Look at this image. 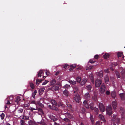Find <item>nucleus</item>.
Wrapping results in <instances>:
<instances>
[{
  "mask_svg": "<svg viewBox=\"0 0 125 125\" xmlns=\"http://www.w3.org/2000/svg\"><path fill=\"white\" fill-rule=\"evenodd\" d=\"M23 111V109L21 108L20 109H17V111L15 113V115L17 117H21L22 116Z\"/></svg>",
  "mask_w": 125,
  "mask_h": 125,
  "instance_id": "1",
  "label": "nucleus"
},
{
  "mask_svg": "<svg viewBox=\"0 0 125 125\" xmlns=\"http://www.w3.org/2000/svg\"><path fill=\"white\" fill-rule=\"evenodd\" d=\"M37 104L38 105L40 103V100L38 101L37 102Z\"/></svg>",
  "mask_w": 125,
  "mask_h": 125,
  "instance_id": "63",
  "label": "nucleus"
},
{
  "mask_svg": "<svg viewBox=\"0 0 125 125\" xmlns=\"http://www.w3.org/2000/svg\"><path fill=\"white\" fill-rule=\"evenodd\" d=\"M70 87V85H68V84H66L64 86V88H66L67 89L69 87Z\"/></svg>",
  "mask_w": 125,
  "mask_h": 125,
  "instance_id": "56",
  "label": "nucleus"
},
{
  "mask_svg": "<svg viewBox=\"0 0 125 125\" xmlns=\"http://www.w3.org/2000/svg\"><path fill=\"white\" fill-rule=\"evenodd\" d=\"M38 105L41 107L42 108H43L44 107L43 104L42 103H40Z\"/></svg>",
  "mask_w": 125,
  "mask_h": 125,
  "instance_id": "54",
  "label": "nucleus"
},
{
  "mask_svg": "<svg viewBox=\"0 0 125 125\" xmlns=\"http://www.w3.org/2000/svg\"><path fill=\"white\" fill-rule=\"evenodd\" d=\"M46 72H45L46 75H49L50 74V73L49 71L48 70H46Z\"/></svg>",
  "mask_w": 125,
  "mask_h": 125,
  "instance_id": "51",
  "label": "nucleus"
},
{
  "mask_svg": "<svg viewBox=\"0 0 125 125\" xmlns=\"http://www.w3.org/2000/svg\"><path fill=\"white\" fill-rule=\"evenodd\" d=\"M50 83L51 85L55 84L56 83V81L54 79L53 80L51 81Z\"/></svg>",
  "mask_w": 125,
  "mask_h": 125,
  "instance_id": "33",
  "label": "nucleus"
},
{
  "mask_svg": "<svg viewBox=\"0 0 125 125\" xmlns=\"http://www.w3.org/2000/svg\"><path fill=\"white\" fill-rule=\"evenodd\" d=\"M99 56L98 55H95L94 57V58L97 59H98Z\"/></svg>",
  "mask_w": 125,
  "mask_h": 125,
  "instance_id": "55",
  "label": "nucleus"
},
{
  "mask_svg": "<svg viewBox=\"0 0 125 125\" xmlns=\"http://www.w3.org/2000/svg\"><path fill=\"white\" fill-rule=\"evenodd\" d=\"M0 116L1 117V119L3 120L4 119V116H5V114H4L2 113L0 115Z\"/></svg>",
  "mask_w": 125,
  "mask_h": 125,
  "instance_id": "40",
  "label": "nucleus"
},
{
  "mask_svg": "<svg viewBox=\"0 0 125 125\" xmlns=\"http://www.w3.org/2000/svg\"><path fill=\"white\" fill-rule=\"evenodd\" d=\"M21 125H25L24 121L23 120H21L20 121Z\"/></svg>",
  "mask_w": 125,
  "mask_h": 125,
  "instance_id": "47",
  "label": "nucleus"
},
{
  "mask_svg": "<svg viewBox=\"0 0 125 125\" xmlns=\"http://www.w3.org/2000/svg\"><path fill=\"white\" fill-rule=\"evenodd\" d=\"M89 77L90 79L91 80V81L92 82V83L93 84H94V79L93 78V75L92 74H90V75Z\"/></svg>",
  "mask_w": 125,
  "mask_h": 125,
  "instance_id": "25",
  "label": "nucleus"
},
{
  "mask_svg": "<svg viewBox=\"0 0 125 125\" xmlns=\"http://www.w3.org/2000/svg\"><path fill=\"white\" fill-rule=\"evenodd\" d=\"M111 95L113 98H115L116 96V93L115 91H113L111 93Z\"/></svg>",
  "mask_w": 125,
  "mask_h": 125,
  "instance_id": "19",
  "label": "nucleus"
},
{
  "mask_svg": "<svg viewBox=\"0 0 125 125\" xmlns=\"http://www.w3.org/2000/svg\"><path fill=\"white\" fill-rule=\"evenodd\" d=\"M87 81L86 78H84L83 79L81 82V84L82 85H84L86 83Z\"/></svg>",
  "mask_w": 125,
  "mask_h": 125,
  "instance_id": "13",
  "label": "nucleus"
},
{
  "mask_svg": "<svg viewBox=\"0 0 125 125\" xmlns=\"http://www.w3.org/2000/svg\"><path fill=\"white\" fill-rule=\"evenodd\" d=\"M37 110L39 112V114L41 115L44 114V112L43 110L41 108L37 107Z\"/></svg>",
  "mask_w": 125,
  "mask_h": 125,
  "instance_id": "11",
  "label": "nucleus"
},
{
  "mask_svg": "<svg viewBox=\"0 0 125 125\" xmlns=\"http://www.w3.org/2000/svg\"><path fill=\"white\" fill-rule=\"evenodd\" d=\"M47 116L52 121L55 122L58 120V119L56 118L55 116H54L52 114H48Z\"/></svg>",
  "mask_w": 125,
  "mask_h": 125,
  "instance_id": "3",
  "label": "nucleus"
},
{
  "mask_svg": "<svg viewBox=\"0 0 125 125\" xmlns=\"http://www.w3.org/2000/svg\"><path fill=\"white\" fill-rule=\"evenodd\" d=\"M110 94V92H109V91H107L106 92V94L107 95H109Z\"/></svg>",
  "mask_w": 125,
  "mask_h": 125,
  "instance_id": "60",
  "label": "nucleus"
},
{
  "mask_svg": "<svg viewBox=\"0 0 125 125\" xmlns=\"http://www.w3.org/2000/svg\"><path fill=\"white\" fill-rule=\"evenodd\" d=\"M21 117L22 119H23L26 120H28L29 119V117L27 116L23 115L21 116Z\"/></svg>",
  "mask_w": 125,
  "mask_h": 125,
  "instance_id": "18",
  "label": "nucleus"
},
{
  "mask_svg": "<svg viewBox=\"0 0 125 125\" xmlns=\"http://www.w3.org/2000/svg\"><path fill=\"white\" fill-rule=\"evenodd\" d=\"M119 95L122 99H124V96L123 94L120 93L119 94Z\"/></svg>",
  "mask_w": 125,
  "mask_h": 125,
  "instance_id": "44",
  "label": "nucleus"
},
{
  "mask_svg": "<svg viewBox=\"0 0 125 125\" xmlns=\"http://www.w3.org/2000/svg\"><path fill=\"white\" fill-rule=\"evenodd\" d=\"M105 86L104 85H102L100 89L101 93L103 94L105 91Z\"/></svg>",
  "mask_w": 125,
  "mask_h": 125,
  "instance_id": "6",
  "label": "nucleus"
},
{
  "mask_svg": "<svg viewBox=\"0 0 125 125\" xmlns=\"http://www.w3.org/2000/svg\"><path fill=\"white\" fill-rule=\"evenodd\" d=\"M125 111L124 109L122 108L121 107L120 108V113H121V115H122L123 113L125 112Z\"/></svg>",
  "mask_w": 125,
  "mask_h": 125,
  "instance_id": "26",
  "label": "nucleus"
},
{
  "mask_svg": "<svg viewBox=\"0 0 125 125\" xmlns=\"http://www.w3.org/2000/svg\"><path fill=\"white\" fill-rule=\"evenodd\" d=\"M51 109L55 111L58 113L60 112L59 110L57 108L54 106H52V107Z\"/></svg>",
  "mask_w": 125,
  "mask_h": 125,
  "instance_id": "16",
  "label": "nucleus"
},
{
  "mask_svg": "<svg viewBox=\"0 0 125 125\" xmlns=\"http://www.w3.org/2000/svg\"><path fill=\"white\" fill-rule=\"evenodd\" d=\"M92 88V87L90 85L87 86L86 87V89L89 91H91Z\"/></svg>",
  "mask_w": 125,
  "mask_h": 125,
  "instance_id": "29",
  "label": "nucleus"
},
{
  "mask_svg": "<svg viewBox=\"0 0 125 125\" xmlns=\"http://www.w3.org/2000/svg\"><path fill=\"white\" fill-rule=\"evenodd\" d=\"M52 88L55 91H56L59 89V87L58 86L53 85L52 86Z\"/></svg>",
  "mask_w": 125,
  "mask_h": 125,
  "instance_id": "30",
  "label": "nucleus"
},
{
  "mask_svg": "<svg viewBox=\"0 0 125 125\" xmlns=\"http://www.w3.org/2000/svg\"><path fill=\"white\" fill-rule=\"evenodd\" d=\"M32 122V121L31 120H30L28 122L29 124V125H31V123Z\"/></svg>",
  "mask_w": 125,
  "mask_h": 125,
  "instance_id": "62",
  "label": "nucleus"
},
{
  "mask_svg": "<svg viewBox=\"0 0 125 125\" xmlns=\"http://www.w3.org/2000/svg\"><path fill=\"white\" fill-rule=\"evenodd\" d=\"M99 107L100 110L102 112H103L105 110V107L103 104L101 103L99 104Z\"/></svg>",
  "mask_w": 125,
  "mask_h": 125,
  "instance_id": "7",
  "label": "nucleus"
},
{
  "mask_svg": "<svg viewBox=\"0 0 125 125\" xmlns=\"http://www.w3.org/2000/svg\"><path fill=\"white\" fill-rule=\"evenodd\" d=\"M76 80L77 82L79 83L81 80V77H77L76 78Z\"/></svg>",
  "mask_w": 125,
  "mask_h": 125,
  "instance_id": "46",
  "label": "nucleus"
},
{
  "mask_svg": "<svg viewBox=\"0 0 125 125\" xmlns=\"http://www.w3.org/2000/svg\"><path fill=\"white\" fill-rule=\"evenodd\" d=\"M90 119L91 121V122L92 124H94V118L93 117L92 115H91L90 114Z\"/></svg>",
  "mask_w": 125,
  "mask_h": 125,
  "instance_id": "23",
  "label": "nucleus"
},
{
  "mask_svg": "<svg viewBox=\"0 0 125 125\" xmlns=\"http://www.w3.org/2000/svg\"><path fill=\"white\" fill-rule=\"evenodd\" d=\"M20 100V97L19 96H18L17 97L15 100V102L18 104Z\"/></svg>",
  "mask_w": 125,
  "mask_h": 125,
  "instance_id": "31",
  "label": "nucleus"
},
{
  "mask_svg": "<svg viewBox=\"0 0 125 125\" xmlns=\"http://www.w3.org/2000/svg\"><path fill=\"white\" fill-rule=\"evenodd\" d=\"M112 105L113 109H115L117 107V102L116 101H113L112 102Z\"/></svg>",
  "mask_w": 125,
  "mask_h": 125,
  "instance_id": "10",
  "label": "nucleus"
},
{
  "mask_svg": "<svg viewBox=\"0 0 125 125\" xmlns=\"http://www.w3.org/2000/svg\"><path fill=\"white\" fill-rule=\"evenodd\" d=\"M89 106L90 107L91 109L92 110H93L94 108V103L93 102H91Z\"/></svg>",
  "mask_w": 125,
  "mask_h": 125,
  "instance_id": "27",
  "label": "nucleus"
},
{
  "mask_svg": "<svg viewBox=\"0 0 125 125\" xmlns=\"http://www.w3.org/2000/svg\"><path fill=\"white\" fill-rule=\"evenodd\" d=\"M66 105L68 110L70 112L72 111L73 110V109L72 108V105L69 104V103H67Z\"/></svg>",
  "mask_w": 125,
  "mask_h": 125,
  "instance_id": "8",
  "label": "nucleus"
},
{
  "mask_svg": "<svg viewBox=\"0 0 125 125\" xmlns=\"http://www.w3.org/2000/svg\"><path fill=\"white\" fill-rule=\"evenodd\" d=\"M59 106L60 107H62V109L64 108L65 106L63 103H60L59 104Z\"/></svg>",
  "mask_w": 125,
  "mask_h": 125,
  "instance_id": "38",
  "label": "nucleus"
},
{
  "mask_svg": "<svg viewBox=\"0 0 125 125\" xmlns=\"http://www.w3.org/2000/svg\"><path fill=\"white\" fill-rule=\"evenodd\" d=\"M98 75L99 76V77H102L103 75L102 72H99L98 74Z\"/></svg>",
  "mask_w": 125,
  "mask_h": 125,
  "instance_id": "45",
  "label": "nucleus"
},
{
  "mask_svg": "<svg viewBox=\"0 0 125 125\" xmlns=\"http://www.w3.org/2000/svg\"><path fill=\"white\" fill-rule=\"evenodd\" d=\"M51 103H52L53 104L56 106H57V103L55 100L53 99H52L51 100Z\"/></svg>",
  "mask_w": 125,
  "mask_h": 125,
  "instance_id": "17",
  "label": "nucleus"
},
{
  "mask_svg": "<svg viewBox=\"0 0 125 125\" xmlns=\"http://www.w3.org/2000/svg\"><path fill=\"white\" fill-rule=\"evenodd\" d=\"M49 82V81L47 80H45V81L43 83L42 85H45L47 84Z\"/></svg>",
  "mask_w": 125,
  "mask_h": 125,
  "instance_id": "52",
  "label": "nucleus"
},
{
  "mask_svg": "<svg viewBox=\"0 0 125 125\" xmlns=\"http://www.w3.org/2000/svg\"><path fill=\"white\" fill-rule=\"evenodd\" d=\"M95 62V61H93L92 59H90L89 60V62H90L91 63H94Z\"/></svg>",
  "mask_w": 125,
  "mask_h": 125,
  "instance_id": "49",
  "label": "nucleus"
},
{
  "mask_svg": "<svg viewBox=\"0 0 125 125\" xmlns=\"http://www.w3.org/2000/svg\"><path fill=\"white\" fill-rule=\"evenodd\" d=\"M83 103L85 107L87 108H88L89 105H88L87 101L86 100H85L83 102Z\"/></svg>",
  "mask_w": 125,
  "mask_h": 125,
  "instance_id": "24",
  "label": "nucleus"
},
{
  "mask_svg": "<svg viewBox=\"0 0 125 125\" xmlns=\"http://www.w3.org/2000/svg\"><path fill=\"white\" fill-rule=\"evenodd\" d=\"M99 118L101 119V121H102V122H105L106 121L104 117L103 116V115H101L100 114L99 115Z\"/></svg>",
  "mask_w": 125,
  "mask_h": 125,
  "instance_id": "12",
  "label": "nucleus"
},
{
  "mask_svg": "<svg viewBox=\"0 0 125 125\" xmlns=\"http://www.w3.org/2000/svg\"><path fill=\"white\" fill-rule=\"evenodd\" d=\"M5 102L6 104H11L10 103V102L8 100H6Z\"/></svg>",
  "mask_w": 125,
  "mask_h": 125,
  "instance_id": "50",
  "label": "nucleus"
},
{
  "mask_svg": "<svg viewBox=\"0 0 125 125\" xmlns=\"http://www.w3.org/2000/svg\"><path fill=\"white\" fill-rule=\"evenodd\" d=\"M68 82L71 84L73 85H74L76 83V81L74 80L72 81L71 80L69 79Z\"/></svg>",
  "mask_w": 125,
  "mask_h": 125,
  "instance_id": "22",
  "label": "nucleus"
},
{
  "mask_svg": "<svg viewBox=\"0 0 125 125\" xmlns=\"http://www.w3.org/2000/svg\"><path fill=\"white\" fill-rule=\"evenodd\" d=\"M76 66V65L75 64H73L71 65L70 66V68L69 69V70L70 71L72 70L74 68H75Z\"/></svg>",
  "mask_w": 125,
  "mask_h": 125,
  "instance_id": "21",
  "label": "nucleus"
},
{
  "mask_svg": "<svg viewBox=\"0 0 125 125\" xmlns=\"http://www.w3.org/2000/svg\"><path fill=\"white\" fill-rule=\"evenodd\" d=\"M30 110L31 111H32L34 110H37V107H36V108L35 109V108H31V109Z\"/></svg>",
  "mask_w": 125,
  "mask_h": 125,
  "instance_id": "61",
  "label": "nucleus"
},
{
  "mask_svg": "<svg viewBox=\"0 0 125 125\" xmlns=\"http://www.w3.org/2000/svg\"><path fill=\"white\" fill-rule=\"evenodd\" d=\"M43 80H44L43 79H37L36 82V84L37 85H39V84Z\"/></svg>",
  "mask_w": 125,
  "mask_h": 125,
  "instance_id": "15",
  "label": "nucleus"
},
{
  "mask_svg": "<svg viewBox=\"0 0 125 125\" xmlns=\"http://www.w3.org/2000/svg\"><path fill=\"white\" fill-rule=\"evenodd\" d=\"M109 79V78L107 76H106L104 78V80L105 82H108Z\"/></svg>",
  "mask_w": 125,
  "mask_h": 125,
  "instance_id": "42",
  "label": "nucleus"
},
{
  "mask_svg": "<svg viewBox=\"0 0 125 125\" xmlns=\"http://www.w3.org/2000/svg\"><path fill=\"white\" fill-rule=\"evenodd\" d=\"M37 93V91L36 90H35L34 91V92L32 94V96L33 98H34L35 96L36 95Z\"/></svg>",
  "mask_w": 125,
  "mask_h": 125,
  "instance_id": "37",
  "label": "nucleus"
},
{
  "mask_svg": "<svg viewBox=\"0 0 125 125\" xmlns=\"http://www.w3.org/2000/svg\"><path fill=\"white\" fill-rule=\"evenodd\" d=\"M102 83V81L101 80L96 79L95 81V85L96 87H99L101 84Z\"/></svg>",
  "mask_w": 125,
  "mask_h": 125,
  "instance_id": "4",
  "label": "nucleus"
},
{
  "mask_svg": "<svg viewBox=\"0 0 125 125\" xmlns=\"http://www.w3.org/2000/svg\"><path fill=\"white\" fill-rule=\"evenodd\" d=\"M115 74L118 78H120L121 76L120 75L118 71H116L115 72Z\"/></svg>",
  "mask_w": 125,
  "mask_h": 125,
  "instance_id": "35",
  "label": "nucleus"
},
{
  "mask_svg": "<svg viewBox=\"0 0 125 125\" xmlns=\"http://www.w3.org/2000/svg\"><path fill=\"white\" fill-rule=\"evenodd\" d=\"M29 90H31V89L29 87V86H28V87H27V89H26L25 90V92L26 91H28Z\"/></svg>",
  "mask_w": 125,
  "mask_h": 125,
  "instance_id": "59",
  "label": "nucleus"
},
{
  "mask_svg": "<svg viewBox=\"0 0 125 125\" xmlns=\"http://www.w3.org/2000/svg\"><path fill=\"white\" fill-rule=\"evenodd\" d=\"M109 55L108 54L106 53L105 54L103 55V57L104 59H107L109 57Z\"/></svg>",
  "mask_w": 125,
  "mask_h": 125,
  "instance_id": "32",
  "label": "nucleus"
},
{
  "mask_svg": "<svg viewBox=\"0 0 125 125\" xmlns=\"http://www.w3.org/2000/svg\"><path fill=\"white\" fill-rule=\"evenodd\" d=\"M73 98L75 101L79 103L80 100V97L79 95L78 94L74 95Z\"/></svg>",
  "mask_w": 125,
  "mask_h": 125,
  "instance_id": "5",
  "label": "nucleus"
},
{
  "mask_svg": "<svg viewBox=\"0 0 125 125\" xmlns=\"http://www.w3.org/2000/svg\"><path fill=\"white\" fill-rule=\"evenodd\" d=\"M68 66V64H66L64 65L63 66V68L64 69H66L67 66Z\"/></svg>",
  "mask_w": 125,
  "mask_h": 125,
  "instance_id": "58",
  "label": "nucleus"
},
{
  "mask_svg": "<svg viewBox=\"0 0 125 125\" xmlns=\"http://www.w3.org/2000/svg\"><path fill=\"white\" fill-rule=\"evenodd\" d=\"M93 110H94L96 114H98L99 111V110L98 109L96 108V107H95L93 109Z\"/></svg>",
  "mask_w": 125,
  "mask_h": 125,
  "instance_id": "34",
  "label": "nucleus"
},
{
  "mask_svg": "<svg viewBox=\"0 0 125 125\" xmlns=\"http://www.w3.org/2000/svg\"><path fill=\"white\" fill-rule=\"evenodd\" d=\"M106 113L107 114L110 116L112 115V108L111 106L107 107L106 110Z\"/></svg>",
  "mask_w": 125,
  "mask_h": 125,
  "instance_id": "2",
  "label": "nucleus"
},
{
  "mask_svg": "<svg viewBox=\"0 0 125 125\" xmlns=\"http://www.w3.org/2000/svg\"><path fill=\"white\" fill-rule=\"evenodd\" d=\"M122 53H121V52H118L117 54L118 57H121V56H122Z\"/></svg>",
  "mask_w": 125,
  "mask_h": 125,
  "instance_id": "48",
  "label": "nucleus"
},
{
  "mask_svg": "<svg viewBox=\"0 0 125 125\" xmlns=\"http://www.w3.org/2000/svg\"><path fill=\"white\" fill-rule=\"evenodd\" d=\"M66 118L71 119L73 118V115L70 114L68 112L65 113L63 114Z\"/></svg>",
  "mask_w": 125,
  "mask_h": 125,
  "instance_id": "9",
  "label": "nucleus"
},
{
  "mask_svg": "<svg viewBox=\"0 0 125 125\" xmlns=\"http://www.w3.org/2000/svg\"><path fill=\"white\" fill-rule=\"evenodd\" d=\"M118 64L116 62H114L112 63V65L113 66H114L115 67L117 65H118Z\"/></svg>",
  "mask_w": 125,
  "mask_h": 125,
  "instance_id": "53",
  "label": "nucleus"
},
{
  "mask_svg": "<svg viewBox=\"0 0 125 125\" xmlns=\"http://www.w3.org/2000/svg\"><path fill=\"white\" fill-rule=\"evenodd\" d=\"M93 67V66L92 65H90L89 66H88L86 67V70H91L92 68Z\"/></svg>",
  "mask_w": 125,
  "mask_h": 125,
  "instance_id": "41",
  "label": "nucleus"
},
{
  "mask_svg": "<svg viewBox=\"0 0 125 125\" xmlns=\"http://www.w3.org/2000/svg\"><path fill=\"white\" fill-rule=\"evenodd\" d=\"M63 94L65 95L67 97L68 96V92L67 90H65L63 92Z\"/></svg>",
  "mask_w": 125,
  "mask_h": 125,
  "instance_id": "28",
  "label": "nucleus"
},
{
  "mask_svg": "<svg viewBox=\"0 0 125 125\" xmlns=\"http://www.w3.org/2000/svg\"><path fill=\"white\" fill-rule=\"evenodd\" d=\"M63 121L67 122H69L70 121V119L68 118H65L63 119Z\"/></svg>",
  "mask_w": 125,
  "mask_h": 125,
  "instance_id": "39",
  "label": "nucleus"
},
{
  "mask_svg": "<svg viewBox=\"0 0 125 125\" xmlns=\"http://www.w3.org/2000/svg\"><path fill=\"white\" fill-rule=\"evenodd\" d=\"M73 89L74 90H75L74 91V93H76V91L78 90V88L77 86H74L73 88Z\"/></svg>",
  "mask_w": 125,
  "mask_h": 125,
  "instance_id": "43",
  "label": "nucleus"
},
{
  "mask_svg": "<svg viewBox=\"0 0 125 125\" xmlns=\"http://www.w3.org/2000/svg\"><path fill=\"white\" fill-rule=\"evenodd\" d=\"M113 115H114L113 117V118L112 119V121H114L115 120H114L115 119V118H116V115H115L114 114Z\"/></svg>",
  "mask_w": 125,
  "mask_h": 125,
  "instance_id": "57",
  "label": "nucleus"
},
{
  "mask_svg": "<svg viewBox=\"0 0 125 125\" xmlns=\"http://www.w3.org/2000/svg\"><path fill=\"white\" fill-rule=\"evenodd\" d=\"M85 98L87 99H89L90 98V95L89 93H87L84 95Z\"/></svg>",
  "mask_w": 125,
  "mask_h": 125,
  "instance_id": "14",
  "label": "nucleus"
},
{
  "mask_svg": "<svg viewBox=\"0 0 125 125\" xmlns=\"http://www.w3.org/2000/svg\"><path fill=\"white\" fill-rule=\"evenodd\" d=\"M43 73V71L42 70H41L38 72V73L37 74L38 77H41L42 74Z\"/></svg>",
  "mask_w": 125,
  "mask_h": 125,
  "instance_id": "20",
  "label": "nucleus"
},
{
  "mask_svg": "<svg viewBox=\"0 0 125 125\" xmlns=\"http://www.w3.org/2000/svg\"><path fill=\"white\" fill-rule=\"evenodd\" d=\"M59 124L57 123L56 122H55L54 123V125H60Z\"/></svg>",
  "mask_w": 125,
  "mask_h": 125,
  "instance_id": "64",
  "label": "nucleus"
},
{
  "mask_svg": "<svg viewBox=\"0 0 125 125\" xmlns=\"http://www.w3.org/2000/svg\"><path fill=\"white\" fill-rule=\"evenodd\" d=\"M30 86L31 88V89H33L34 88V86L33 84L32 83H30Z\"/></svg>",
  "mask_w": 125,
  "mask_h": 125,
  "instance_id": "36",
  "label": "nucleus"
}]
</instances>
